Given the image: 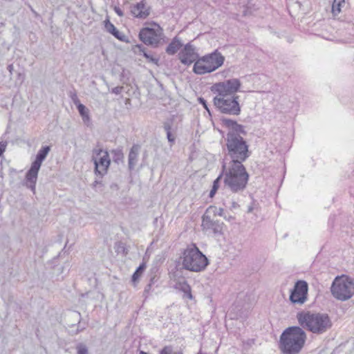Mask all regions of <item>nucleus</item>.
Returning a JSON list of instances; mask_svg holds the SVG:
<instances>
[{"instance_id": "nucleus-1", "label": "nucleus", "mask_w": 354, "mask_h": 354, "mask_svg": "<svg viewBox=\"0 0 354 354\" xmlns=\"http://www.w3.org/2000/svg\"><path fill=\"white\" fill-rule=\"evenodd\" d=\"M222 122L228 129L225 140L230 162H244L250 156L248 145L242 136L246 134L245 127L230 119L224 118Z\"/></svg>"}, {"instance_id": "nucleus-2", "label": "nucleus", "mask_w": 354, "mask_h": 354, "mask_svg": "<svg viewBox=\"0 0 354 354\" xmlns=\"http://www.w3.org/2000/svg\"><path fill=\"white\" fill-rule=\"evenodd\" d=\"M243 162H230L227 166L223 165L225 186L233 192L243 191L248 183L249 175Z\"/></svg>"}, {"instance_id": "nucleus-3", "label": "nucleus", "mask_w": 354, "mask_h": 354, "mask_svg": "<svg viewBox=\"0 0 354 354\" xmlns=\"http://www.w3.org/2000/svg\"><path fill=\"white\" fill-rule=\"evenodd\" d=\"M297 319L302 329H306L315 334H322L332 326L328 315L324 313L301 311L297 313Z\"/></svg>"}, {"instance_id": "nucleus-4", "label": "nucleus", "mask_w": 354, "mask_h": 354, "mask_svg": "<svg viewBox=\"0 0 354 354\" xmlns=\"http://www.w3.org/2000/svg\"><path fill=\"white\" fill-rule=\"evenodd\" d=\"M306 339V333L301 327H289L281 335V349L286 354H297L303 347Z\"/></svg>"}, {"instance_id": "nucleus-5", "label": "nucleus", "mask_w": 354, "mask_h": 354, "mask_svg": "<svg viewBox=\"0 0 354 354\" xmlns=\"http://www.w3.org/2000/svg\"><path fill=\"white\" fill-rule=\"evenodd\" d=\"M181 259L183 268L191 272H202L209 264L206 256L195 245L187 247Z\"/></svg>"}, {"instance_id": "nucleus-6", "label": "nucleus", "mask_w": 354, "mask_h": 354, "mask_svg": "<svg viewBox=\"0 0 354 354\" xmlns=\"http://www.w3.org/2000/svg\"><path fill=\"white\" fill-rule=\"evenodd\" d=\"M225 57L217 50L198 58L194 63L193 71L197 75H205L215 71L221 67Z\"/></svg>"}, {"instance_id": "nucleus-7", "label": "nucleus", "mask_w": 354, "mask_h": 354, "mask_svg": "<svg viewBox=\"0 0 354 354\" xmlns=\"http://www.w3.org/2000/svg\"><path fill=\"white\" fill-rule=\"evenodd\" d=\"M330 291L335 299L346 301L354 295V282L344 275L337 277L331 285Z\"/></svg>"}, {"instance_id": "nucleus-8", "label": "nucleus", "mask_w": 354, "mask_h": 354, "mask_svg": "<svg viewBox=\"0 0 354 354\" xmlns=\"http://www.w3.org/2000/svg\"><path fill=\"white\" fill-rule=\"evenodd\" d=\"M241 86V83L239 79L232 78L214 84L211 91L216 95L214 98L239 97L236 93Z\"/></svg>"}, {"instance_id": "nucleus-9", "label": "nucleus", "mask_w": 354, "mask_h": 354, "mask_svg": "<svg viewBox=\"0 0 354 354\" xmlns=\"http://www.w3.org/2000/svg\"><path fill=\"white\" fill-rule=\"evenodd\" d=\"M50 148L49 146L42 147L38 151L35 160L32 163L30 169L26 175V186L35 192L37 175L42 162L48 154Z\"/></svg>"}, {"instance_id": "nucleus-10", "label": "nucleus", "mask_w": 354, "mask_h": 354, "mask_svg": "<svg viewBox=\"0 0 354 354\" xmlns=\"http://www.w3.org/2000/svg\"><path fill=\"white\" fill-rule=\"evenodd\" d=\"M239 97L214 98V105L222 113L239 115L241 106L238 102Z\"/></svg>"}, {"instance_id": "nucleus-11", "label": "nucleus", "mask_w": 354, "mask_h": 354, "mask_svg": "<svg viewBox=\"0 0 354 354\" xmlns=\"http://www.w3.org/2000/svg\"><path fill=\"white\" fill-rule=\"evenodd\" d=\"M92 152V160L95 165V172L103 176L107 173L111 164L109 153L100 148H95Z\"/></svg>"}, {"instance_id": "nucleus-12", "label": "nucleus", "mask_w": 354, "mask_h": 354, "mask_svg": "<svg viewBox=\"0 0 354 354\" xmlns=\"http://www.w3.org/2000/svg\"><path fill=\"white\" fill-rule=\"evenodd\" d=\"M139 37L144 44L156 46L162 39V29L156 24L151 28H144L140 30Z\"/></svg>"}, {"instance_id": "nucleus-13", "label": "nucleus", "mask_w": 354, "mask_h": 354, "mask_svg": "<svg viewBox=\"0 0 354 354\" xmlns=\"http://www.w3.org/2000/svg\"><path fill=\"white\" fill-rule=\"evenodd\" d=\"M308 286L305 281H298L291 290L290 300L294 304L301 305L307 300Z\"/></svg>"}, {"instance_id": "nucleus-14", "label": "nucleus", "mask_w": 354, "mask_h": 354, "mask_svg": "<svg viewBox=\"0 0 354 354\" xmlns=\"http://www.w3.org/2000/svg\"><path fill=\"white\" fill-rule=\"evenodd\" d=\"M178 57L182 64L189 66L198 59V55L196 48L190 43L187 44L178 54Z\"/></svg>"}, {"instance_id": "nucleus-15", "label": "nucleus", "mask_w": 354, "mask_h": 354, "mask_svg": "<svg viewBox=\"0 0 354 354\" xmlns=\"http://www.w3.org/2000/svg\"><path fill=\"white\" fill-rule=\"evenodd\" d=\"M202 227L206 232H212L215 235L221 234L223 228L222 224L218 221H214L206 215L203 216Z\"/></svg>"}, {"instance_id": "nucleus-16", "label": "nucleus", "mask_w": 354, "mask_h": 354, "mask_svg": "<svg viewBox=\"0 0 354 354\" xmlns=\"http://www.w3.org/2000/svg\"><path fill=\"white\" fill-rule=\"evenodd\" d=\"M131 12L134 17L140 19H145L150 14L149 8L147 6L146 3L143 1L133 6Z\"/></svg>"}, {"instance_id": "nucleus-17", "label": "nucleus", "mask_w": 354, "mask_h": 354, "mask_svg": "<svg viewBox=\"0 0 354 354\" xmlns=\"http://www.w3.org/2000/svg\"><path fill=\"white\" fill-rule=\"evenodd\" d=\"M139 149H140V147L138 145H133L129 151V167L131 170L133 169L134 167L136 166V165L138 162Z\"/></svg>"}, {"instance_id": "nucleus-18", "label": "nucleus", "mask_w": 354, "mask_h": 354, "mask_svg": "<svg viewBox=\"0 0 354 354\" xmlns=\"http://www.w3.org/2000/svg\"><path fill=\"white\" fill-rule=\"evenodd\" d=\"M180 39L175 37L166 48V53L169 55H174L182 46Z\"/></svg>"}, {"instance_id": "nucleus-19", "label": "nucleus", "mask_w": 354, "mask_h": 354, "mask_svg": "<svg viewBox=\"0 0 354 354\" xmlns=\"http://www.w3.org/2000/svg\"><path fill=\"white\" fill-rule=\"evenodd\" d=\"M105 28L109 32L112 34L117 39H120V41L124 40L125 36L123 34H122L119 30H118L115 26L113 24H111L109 21H108L106 23Z\"/></svg>"}, {"instance_id": "nucleus-20", "label": "nucleus", "mask_w": 354, "mask_h": 354, "mask_svg": "<svg viewBox=\"0 0 354 354\" xmlns=\"http://www.w3.org/2000/svg\"><path fill=\"white\" fill-rule=\"evenodd\" d=\"M344 0H334L332 4V13L334 17L338 15L341 11V8L344 5Z\"/></svg>"}, {"instance_id": "nucleus-21", "label": "nucleus", "mask_w": 354, "mask_h": 354, "mask_svg": "<svg viewBox=\"0 0 354 354\" xmlns=\"http://www.w3.org/2000/svg\"><path fill=\"white\" fill-rule=\"evenodd\" d=\"M140 51L143 53L144 57L148 59L149 62H152L156 65L158 64V59L153 57L151 55L149 54L145 50V48L142 46H138Z\"/></svg>"}, {"instance_id": "nucleus-22", "label": "nucleus", "mask_w": 354, "mask_h": 354, "mask_svg": "<svg viewBox=\"0 0 354 354\" xmlns=\"http://www.w3.org/2000/svg\"><path fill=\"white\" fill-rule=\"evenodd\" d=\"M145 268L146 265L145 263H143L141 265H140V266L136 269V272L133 273L132 276V281L133 283H136L138 280V279L142 274L143 271L145 270Z\"/></svg>"}, {"instance_id": "nucleus-23", "label": "nucleus", "mask_w": 354, "mask_h": 354, "mask_svg": "<svg viewBox=\"0 0 354 354\" xmlns=\"http://www.w3.org/2000/svg\"><path fill=\"white\" fill-rule=\"evenodd\" d=\"M222 177V175H220L216 180H214L213 183L212 188L209 192V196L213 197L214 194H216V191L218 190L219 187V182Z\"/></svg>"}, {"instance_id": "nucleus-24", "label": "nucleus", "mask_w": 354, "mask_h": 354, "mask_svg": "<svg viewBox=\"0 0 354 354\" xmlns=\"http://www.w3.org/2000/svg\"><path fill=\"white\" fill-rule=\"evenodd\" d=\"M77 109L80 115L83 118H86L87 119H88V109L86 108V106L84 104H77Z\"/></svg>"}, {"instance_id": "nucleus-25", "label": "nucleus", "mask_w": 354, "mask_h": 354, "mask_svg": "<svg viewBox=\"0 0 354 354\" xmlns=\"http://www.w3.org/2000/svg\"><path fill=\"white\" fill-rule=\"evenodd\" d=\"M191 287L185 281H183L181 282H178L176 284V288H178L180 290L185 293L186 292H189V289Z\"/></svg>"}, {"instance_id": "nucleus-26", "label": "nucleus", "mask_w": 354, "mask_h": 354, "mask_svg": "<svg viewBox=\"0 0 354 354\" xmlns=\"http://www.w3.org/2000/svg\"><path fill=\"white\" fill-rule=\"evenodd\" d=\"M77 354H88V348L84 344H79L76 346Z\"/></svg>"}, {"instance_id": "nucleus-27", "label": "nucleus", "mask_w": 354, "mask_h": 354, "mask_svg": "<svg viewBox=\"0 0 354 354\" xmlns=\"http://www.w3.org/2000/svg\"><path fill=\"white\" fill-rule=\"evenodd\" d=\"M174 132H175L174 130L166 132L167 138L171 145H172L176 140V135H175Z\"/></svg>"}, {"instance_id": "nucleus-28", "label": "nucleus", "mask_w": 354, "mask_h": 354, "mask_svg": "<svg viewBox=\"0 0 354 354\" xmlns=\"http://www.w3.org/2000/svg\"><path fill=\"white\" fill-rule=\"evenodd\" d=\"M163 129L165 132L174 131L173 122L171 120L165 121L163 123Z\"/></svg>"}, {"instance_id": "nucleus-29", "label": "nucleus", "mask_w": 354, "mask_h": 354, "mask_svg": "<svg viewBox=\"0 0 354 354\" xmlns=\"http://www.w3.org/2000/svg\"><path fill=\"white\" fill-rule=\"evenodd\" d=\"M122 86H116L112 88L111 92L114 94L118 95L122 92Z\"/></svg>"}, {"instance_id": "nucleus-30", "label": "nucleus", "mask_w": 354, "mask_h": 354, "mask_svg": "<svg viewBox=\"0 0 354 354\" xmlns=\"http://www.w3.org/2000/svg\"><path fill=\"white\" fill-rule=\"evenodd\" d=\"M7 143L6 142H0V156H1L6 151Z\"/></svg>"}, {"instance_id": "nucleus-31", "label": "nucleus", "mask_w": 354, "mask_h": 354, "mask_svg": "<svg viewBox=\"0 0 354 354\" xmlns=\"http://www.w3.org/2000/svg\"><path fill=\"white\" fill-rule=\"evenodd\" d=\"M199 103L203 106V107L209 112L206 100L203 97L198 98Z\"/></svg>"}, {"instance_id": "nucleus-32", "label": "nucleus", "mask_w": 354, "mask_h": 354, "mask_svg": "<svg viewBox=\"0 0 354 354\" xmlns=\"http://www.w3.org/2000/svg\"><path fill=\"white\" fill-rule=\"evenodd\" d=\"M71 99L73 102V103L77 106V104H81L80 102V100L78 99L77 95L75 93L71 95Z\"/></svg>"}, {"instance_id": "nucleus-33", "label": "nucleus", "mask_w": 354, "mask_h": 354, "mask_svg": "<svg viewBox=\"0 0 354 354\" xmlns=\"http://www.w3.org/2000/svg\"><path fill=\"white\" fill-rule=\"evenodd\" d=\"M185 295L184 297H188L189 299H192L193 298V296L192 295V292H191V288L189 289V292H186L185 293H184Z\"/></svg>"}, {"instance_id": "nucleus-34", "label": "nucleus", "mask_w": 354, "mask_h": 354, "mask_svg": "<svg viewBox=\"0 0 354 354\" xmlns=\"http://www.w3.org/2000/svg\"><path fill=\"white\" fill-rule=\"evenodd\" d=\"M216 214H218L220 216H223L224 217V216H225L224 215V210H223V208H219Z\"/></svg>"}, {"instance_id": "nucleus-35", "label": "nucleus", "mask_w": 354, "mask_h": 354, "mask_svg": "<svg viewBox=\"0 0 354 354\" xmlns=\"http://www.w3.org/2000/svg\"><path fill=\"white\" fill-rule=\"evenodd\" d=\"M115 11L119 16H123V12L119 8H115Z\"/></svg>"}, {"instance_id": "nucleus-36", "label": "nucleus", "mask_w": 354, "mask_h": 354, "mask_svg": "<svg viewBox=\"0 0 354 354\" xmlns=\"http://www.w3.org/2000/svg\"><path fill=\"white\" fill-rule=\"evenodd\" d=\"M224 218H225V219H226V220H227V221H229L234 220V216H227H227L225 215V216H224Z\"/></svg>"}, {"instance_id": "nucleus-37", "label": "nucleus", "mask_w": 354, "mask_h": 354, "mask_svg": "<svg viewBox=\"0 0 354 354\" xmlns=\"http://www.w3.org/2000/svg\"><path fill=\"white\" fill-rule=\"evenodd\" d=\"M8 69L9 72H10V73H12V70H13V65H12V64H10V65H8Z\"/></svg>"}, {"instance_id": "nucleus-38", "label": "nucleus", "mask_w": 354, "mask_h": 354, "mask_svg": "<svg viewBox=\"0 0 354 354\" xmlns=\"http://www.w3.org/2000/svg\"><path fill=\"white\" fill-rule=\"evenodd\" d=\"M253 211V207L252 205L249 206L247 210L248 213H251Z\"/></svg>"}, {"instance_id": "nucleus-39", "label": "nucleus", "mask_w": 354, "mask_h": 354, "mask_svg": "<svg viewBox=\"0 0 354 354\" xmlns=\"http://www.w3.org/2000/svg\"><path fill=\"white\" fill-rule=\"evenodd\" d=\"M239 207V205L236 202H232V208H236Z\"/></svg>"}, {"instance_id": "nucleus-40", "label": "nucleus", "mask_w": 354, "mask_h": 354, "mask_svg": "<svg viewBox=\"0 0 354 354\" xmlns=\"http://www.w3.org/2000/svg\"><path fill=\"white\" fill-rule=\"evenodd\" d=\"M112 152L118 154V156L122 155V153L120 152V151L113 150V151H112Z\"/></svg>"}]
</instances>
